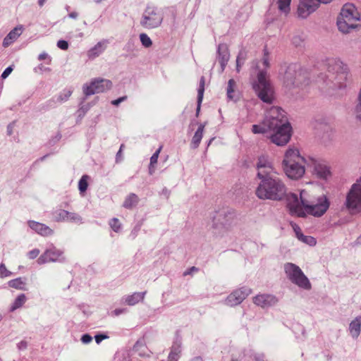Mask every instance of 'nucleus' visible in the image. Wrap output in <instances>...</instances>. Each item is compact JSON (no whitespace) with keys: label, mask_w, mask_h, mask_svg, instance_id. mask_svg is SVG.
<instances>
[{"label":"nucleus","mask_w":361,"mask_h":361,"mask_svg":"<svg viewBox=\"0 0 361 361\" xmlns=\"http://www.w3.org/2000/svg\"><path fill=\"white\" fill-rule=\"evenodd\" d=\"M257 169L259 178L277 174L271 160L267 156L262 155L258 158Z\"/></svg>","instance_id":"4468645a"},{"label":"nucleus","mask_w":361,"mask_h":361,"mask_svg":"<svg viewBox=\"0 0 361 361\" xmlns=\"http://www.w3.org/2000/svg\"><path fill=\"white\" fill-rule=\"evenodd\" d=\"M162 146H160L159 149L152 154L150 158V164H149V173L152 174L153 171L152 168L157 163V160L159 158V155L160 152L161 151Z\"/></svg>","instance_id":"58836bf2"},{"label":"nucleus","mask_w":361,"mask_h":361,"mask_svg":"<svg viewBox=\"0 0 361 361\" xmlns=\"http://www.w3.org/2000/svg\"><path fill=\"white\" fill-rule=\"evenodd\" d=\"M264 123L274 131L271 141L278 146L286 145L291 137L292 128L288 122L285 111L278 106H272L265 114Z\"/></svg>","instance_id":"f257e3e1"},{"label":"nucleus","mask_w":361,"mask_h":361,"mask_svg":"<svg viewBox=\"0 0 361 361\" xmlns=\"http://www.w3.org/2000/svg\"><path fill=\"white\" fill-rule=\"evenodd\" d=\"M88 176L84 175L82 176L80 180H79L78 183V188L80 192V193H83L86 191L88 184H87V180H88Z\"/></svg>","instance_id":"ea45409f"},{"label":"nucleus","mask_w":361,"mask_h":361,"mask_svg":"<svg viewBox=\"0 0 361 361\" xmlns=\"http://www.w3.org/2000/svg\"><path fill=\"white\" fill-rule=\"evenodd\" d=\"M321 4H328L330 3L332 0H318Z\"/></svg>","instance_id":"69168bd1"},{"label":"nucleus","mask_w":361,"mask_h":361,"mask_svg":"<svg viewBox=\"0 0 361 361\" xmlns=\"http://www.w3.org/2000/svg\"><path fill=\"white\" fill-rule=\"evenodd\" d=\"M124 147H125L124 145H123V144H122V145H121V147H120L119 150H121V152H122V151H123V148H124Z\"/></svg>","instance_id":"774afa93"},{"label":"nucleus","mask_w":361,"mask_h":361,"mask_svg":"<svg viewBox=\"0 0 361 361\" xmlns=\"http://www.w3.org/2000/svg\"><path fill=\"white\" fill-rule=\"evenodd\" d=\"M330 202L326 195H320L314 201L307 199L305 204L304 216L310 214L315 217L323 216L328 210Z\"/></svg>","instance_id":"9b49d317"},{"label":"nucleus","mask_w":361,"mask_h":361,"mask_svg":"<svg viewBox=\"0 0 361 361\" xmlns=\"http://www.w3.org/2000/svg\"><path fill=\"white\" fill-rule=\"evenodd\" d=\"M107 338H108L107 336L103 335V334L96 335L94 337L95 341L97 344H99L100 342H102V340L106 339Z\"/></svg>","instance_id":"4d7b16f0"},{"label":"nucleus","mask_w":361,"mask_h":361,"mask_svg":"<svg viewBox=\"0 0 361 361\" xmlns=\"http://www.w3.org/2000/svg\"><path fill=\"white\" fill-rule=\"evenodd\" d=\"M146 291L145 292H135L132 295H126L122 298L123 302L128 305L132 306L137 304L139 302L142 301L145 298Z\"/></svg>","instance_id":"b1692460"},{"label":"nucleus","mask_w":361,"mask_h":361,"mask_svg":"<svg viewBox=\"0 0 361 361\" xmlns=\"http://www.w3.org/2000/svg\"><path fill=\"white\" fill-rule=\"evenodd\" d=\"M253 89L259 98L265 103L271 104L274 99V87L269 80L267 70L258 72L257 80L253 82Z\"/></svg>","instance_id":"423d86ee"},{"label":"nucleus","mask_w":361,"mask_h":361,"mask_svg":"<svg viewBox=\"0 0 361 361\" xmlns=\"http://www.w3.org/2000/svg\"><path fill=\"white\" fill-rule=\"evenodd\" d=\"M8 284L10 287L18 289L25 290V280L19 277L13 280H11L8 282Z\"/></svg>","instance_id":"7c9ffc66"},{"label":"nucleus","mask_w":361,"mask_h":361,"mask_svg":"<svg viewBox=\"0 0 361 361\" xmlns=\"http://www.w3.org/2000/svg\"><path fill=\"white\" fill-rule=\"evenodd\" d=\"M81 217L75 214V213H71L68 212V217H67L66 221H70L75 223L81 222Z\"/></svg>","instance_id":"49530a36"},{"label":"nucleus","mask_w":361,"mask_h":361,"mask_svg":"<svg viewBox=\"0 0 361 361\" xmlns=\"http://www.w3.org/2000/svg\"><path fill=\"white\" fill-rule=\"evenodd\" d=\"M291 0H273V4H275L279 11L287 16L290 12Z\"/></svg>","instance_id":"bb28decb"},{"label":"nucleus","mask_w":361,"mask_h":361,"mask_svg":"<svg viewBox=\"0 0 361 361\" xmlns=\"http://www.w3.org/2000/svg\"><path fill=\"white\" fill-rule=\"evenodd\" d=\"M78 13H76V12H72V13H69V17L71 18L75 19L78 17Z\"/></svg>","instance_id":"0e129e2a"},{"label":"nucleus","mask_w":361,"mask_h":361,"mask_svg":"<svg viewBox=\"0 0 361 361\" xmlns=\"http://www.w3.org/2000/svg\"><path fill=\"white\" fill-rule=\"evenodd\" d=\"M38 59L39 61H42V60H45V59H48L49 60V63L51 62V58L49 57V56L45 53V52H43L42 54H40L38 56Z\"/></svg>","instance_id":"5fc2aeb1"},{"label":"nucleus","mask_w":361,"mask_h":361,"mask_svg":"<svg viewBox=\"0 0 361 361\" xmlns=\"http://www.w3.org/2000/svg\"><path fill=\"white\" fill-rule=\"evenodd\" d=\"M57 47L62 50H67L68 48V43L65 40H59Z\"/></svg>","instance_id":"8fccbe9b"},{"label":"nucleus","mask_w":361,"mask_h":361,"mask_svg":"<svg viewBox=\"0 0 361 361\" xmlns=\"http://www.w3.org/2000/svg\"><path fill=\"white\" fill-rule=\"evenodd\" d=\"M328 74L324 82L333 90H343L347 87L350 79L349 68L338 59H329L326 61Z\"/></svg>","instance_id":"f03ea898"},{"label":"nucleus","mask_w":361,"mask_h":361,"mask_svg":"<svg viewBox=\"0 0 361 361\" xmlns=\"http://www.w3.org/2000/svg\"><path fill=\"white\" fill-rule=\"evenodd\" d=\"M296 66H290L288 68V71H286L284 76V82L287 86L290 85H294L298 86L302 84V80L300 79L302 72L301 71L298 73L295 71Z\"/></svg>","instance_id":"aec40b11"},{"label":"nucleus","mask_w":361,"mask_h":361,"mask_svg":"<svg viewBox=\"0 0 361 361\" xmlns=\"http://www.w3.org/2000/svg\"><path fill=\"white\" fill-rule=\"evenodd\" d=\"M92 340V338L90 335L89 334H84L82 338H81V341L85 343V344H87L89 343L90 342H91Z\"/></svg>","instance_id":"603ef678"},{"label":"nucleus","mask_w":361,"mask_h":361,"mask_svg":"<svg viewBox=\"0 0 361 361\" xmlns=\"http://www.w3.org/2000/svg\"><path fill=\"white\" fill-rule=\"evenodd\" d=\"M140 39L142 44L145 47L148 48V47H151L152 44V42L151 39L145 33H142L140 35Z\"/></svg>","instance_id":"79ce46f5"},{"label":"nucleus","mask_w":361,"mask_h":361,"mask_svg":"<svg viewBox=\"0 0 361 361\" xmlns=\"http://www.w3.org/2000/svg\"><path fill=\"white\" fill-rule=\"evenodd\" d=\"M204 125L200 124L198 127L197 130L195 133L194 136L192 137V141H191V147L194 149L197 148L200 145V143L202 140V136H203V132H204Z\"/></svg>","instance_id":"cd10ccee"},{"label":"nucleus","mask_w":361,"mask_h":361,"mask_svg":"<svg viewBox=\"0 0 361 361\" xmlns=\"http://www.w3.org/2000/svg\"><path fill=\"white\" fill-rule=\"evenodd\" d=\"M26 302V296L25 294H20L19 295L15 301L13 302V305L11 307V311L13 312L16 310L21 307L25 302Z\"/></svg>","instance_id":"473e14b6"},{"label":"nucleus","mask_w":361,"mask_h":361,"mask_svg":"<svg viewBox=\"0 0 361 361\" xmlns=\"http://www.w3.org/2000/svg\"><path fill=\"white\" fill-rule=\"evenodd\" d=\"M307 192L306 190H301L300 197L295 193H287L285 197H286V204L292 215L303 217L305 204L307 201Z\"/></svg>","instance_id":"6e6552de"},{"label":"nucleus","mask_w":361,"mask_h":361,"mask_svg":"<svg viewBox=\"0 0 361 361\" xmlns=\"http://www.w3.org/2000/svg\"><path fill=\"white\" fill-rule=\"evenodd\" d=\"M236 82L233 79H230L228 82L227 97L229 99H233L235 97V92L236 89Z\"/></svg>","instance_id":"c9c22d12"},{"label":"nucleus","mask_w":361,"mask_h":361,"mask_svg":"<svg viewBox=\"0 0 361 361\" xmlns=\"http://www.w3.org/2000/svg\"><path fill=\"white\" fill-rule=\"evenodd\" d=\"M276 296L271 294H259L253 298V302L262 308H268L278 302Z\"/></svg>","instance_id":"6ab92c4d"},{"label":"nucleus","mask_w":361,"mask_h":361,"mask_svg":"<svg viewBox=\"0 0 361 361\" xmlns=\"http://www.w3.org/2000/svg\"><path fill=\"white\" fill-rule=\"evenodd\" d=\"M46 0H39L38 1V4L39 5V6H42L44 5V4L45 3Z\"/></svg>","instance_id":"338daca9"},{"label":"nucleus","mask_w":361,"mask_h":361,"mask_svg":"<svg viewBox=\"0 0 361 361\" xmlns=\"http://www.w3.org/2000/svg\"><path fill=\"white\" fill-rule=\"evenodd\" d=\"M268 130H270L267 128V125H265L264 121H263V123L262 124L253 125L252 128V131L255 134L264 133L267 132Z\"/></svg>","instance_id":"4c0bfd02"},{"label":"nucleus","mask_w":361,"mask_h":361,"mask_svg":"<svg viewBox=\"0 0 361 361\" xmlns=\"http://www.w3.org/2000/svg\"><path fill=\"white\" fill-rule=\"evenodd\" d=\"M218 61L221 66V72H224L230 59L229 49L226 44H220L218 46Z\"/></svg>","instance_id":"412c9836"},{"label":"nucleus","mask_w":361,"mask_h":361,"mask_svg":"<svg viewBox=\"0 0 361 361\" xmlns=\"http://www.w3.org/2000/svg\"><path fill=\"white\" fill-rule=\"evenodd\" d=\"M39 249H33L27 252V257L31 259H35L39 255Z\"/></svg>","instance_id":"09e8293b"},{"label":"nucleus","mask_w":361,"mask_h":361,"mask_svg":"<svg viewBox=\"0 0 361 361\" xmlns=\"http://www.w3.org/2000/svg\"><path fill=\"white\" fill-rule=\"evenodd\" d=\"M19 349H25L27 348V343L25 341H21L18 345Z\"/></svg>","instance_id":"e2e57ef3"},{"label":"nucleus","mask_w":361,"mask_h":361,"mask_svg":"<svg viewBox=\"0 0 361 361\" xmlns=\"http://www.w3.org/2000/svg\"><path fill=\"white\" fill-rule=\"evenodd\" d=\"M181 353L180 343L175 342L171 349V352L168 357V361H178Z\"/></svg>","instance_id":"c85d7f7f"},{"label":"nucleus","mask_w":361,"mask_h":361,"mask_svg":"<svg viewBox=\"0 0 361 361\" xmlns=\"http://www.w3.org/2000/svg\"><path fill=\"white\" fill-rule=\"evenodd\" d=\"M23 31V25H18L14 27L9 33L4 37L3 41V47H8L16 42L18 38L21 35Z\"/></svg>","instance_id":"4be33fe9"},{"label":"nucleus","mask_w":361,"mask_h":361,"mask_svg":"<svg viewBox=\"0 0 361 361\" xmlns=\"http://www.w3.org/2000/svg\"><path fill=\"white\" fill-rule=\"evenodd\" d=\"M63 259V252L56 249L52 247L47 250L38 259L37 263L39 264H43L50 262L61 261Z\"/></svg>","instance_id":"a211bd4d"},{"label":"nucleus","mask_w":361,"mask_h":361,"mask_svg":"<svg viewBox=\"0 0 361 361\" xmlns=\"http://www.w3.org/2000/svg\"><path fill=\"white\" fill-rule=\"evenodd\" d=\"M204 91V78L202 76L200 78V85L198 87V95H197V111L200 110V104L203 99V94Z\"/></svg>","instance_id":"e433bc0d"},{"label":"nucleus","mask_w":361,"mask_h":361,"mask_svg":"<svg viewBox=\"0 0 361 361\" xmlns=\"http://www.w3.org/2000/svg\"><path fill=\"white\" fill-rule=\"evenodd\" d=\"M53 216L56 221H65L68 217V212L59 209L53 213Z\"/></svg>","instance_id":"f704fd0d"},{"label":"nucleus","mask_w":361,"mask_h":361,"mask_svg":"<svg viewBox=\"0 0 361 361\" xmlns=\"http://www.w3.org/2000/svg\"><path fill=\"white\" fill-rule=\"evenodd\" d=\"M251 293L250 288L242 287L232 292L227 297L225 302L228 306H235L240 304Z\"/></svg>","instance_id":"f3484780"},{"label":"nucleus","mask_w":361,"mask_h":361,"mask_svg":"<svg viewBox=\"0 0 361 361\" xmlns=\"http://www.w3.org/2000/svg\"><path fill=\"white\" fill-rule=\"evenodd\" d=\"M126 311H127V310L126 308H118V309L114 310L111 312V314H112V315H114V316H118L121 314L126 312Z\"/></svg>","instance_id":"864d4df0"},{"label":"nucleus","mask_w":361,"mask_h":361,"mask_svg":"<svg viewBox=\"0 0 361 361\" xmlns=\"http://www.w3.org/2000/svg\"><path fill=\"white\" fill-rule=\"evenodd\" d=\"M345 206L353 214H361V176L351 185L348 192Z\"/></svg>","instance_id":"1a4fd4ad"},{"label":"nucleus","mask_w":361,"mask_h":361,"mask_svg":"<svg viewBox=\"0 0 361 361\" xmlns=\"http://www.w3.org/2000/svg\"><path fill=\"white\" fill-rule=\"evenodd\" d=\"M260 179L256 189V195L261 200H281L286 194V186L277 176H266Z\"/></svg>","instance_id":"7ed1b4c3"},{"label":"nucleus","mask_w":361,"mask_h":361,"mask_svg":"<svg viewBox=\"0 0 361 361\" xmlns=\"http://www.w3.org/2000/svg\"><path fill=\"white\" fill-rule=\"evenodd\" d=\"M28 226L31 229L42 236H49L53 234L52 229L45 224L34 221H29Z\"/></svg>","instance_id":"5701e85b"},{"label":"nucleus","mask_w":361,"mask_h":361,"mask_svg":"<svg viewBox=\"0 0 361 361\" xmlns=\"http://www.w3.org/2000/svg\"><path fill=\"white\" fill-rule=\"evenodd\" d=\"M247 59V52L244 49H242L236 59V71L238 73L240 72L241 66L244 64Z\"/></svg>","instance_id":"2f4dec72"},{"label":"nucleus","mask_w":361,"mask_h":361,"mask_svg":"<svg viewBox=\"0 0 361 361\" xmlns=\"http://www.w3.org/2000/svg\"><path fill=\"white\" fill-rule=\"evenodd\" d=\"M283 268L287 278L293 283L305 290L311 289L312 286L308 278L298 266L293 263L288 262L284 264Z\"/></svg>","instance_id":"0eeeda50"},{"label":"nucleus","mask_w":361,"mask_h":361,"mask_svg":"<svg viewBox=\"0 0 361 361\" xmlns=\"http://www.w3.org/2000/svg\"><path fill=\"white\" fill-rule=\"evenodd\" d=\"M12 272L8 270L4 263L0 264V278H6L11 276Z\"/></svg>","instance_id":"c03bdc74"},{"label":"nucleus","mask_w":361,"mask_h":361,"mask_svg":"<svg viewBox=\"0 0 361 361\" xmlns=\"http://www.w3.org/2000/svg\"><path fill=\"white\" fill-rule=\"evenodd\" d=\"M109 225L115 232H118L121 227V224L119 220L116 218H114L113 219H111V221L109 222Z\"/></svg>","instance_id":"37998d69"},{"label":"nucleus","mask_w":361,"mask_h":361,"mask_svg":"<svg viewBox=\"0 0 361 361\" xmlns=\"http://www.w3.org/2000/svg\"><path fill=\"white\" fill-rule=\"evenodd\" d=\"M197 271V269L195 267H192L190 269H188L187 271H185L184 272V275L186 276L188 274H191L193 271Z\"/></svg>","instance_id":"052dcab7"},{"label":"nucleus","mask_w":361,"mask_h":361,"mask_svg":"<svg viewBox=\"0 0 361 361\" xmlns=\"http://www.w3.org/2000/svg\"><path fill=\"white\" fill-rule=\"evenodd\" d=\"M163 14L156 6H147L143 12L140 25L147 29L158 27L162 23Z\"/></svg>","instance_id":"f8f14e48"},{"label":"nucleus","mask_w":361,"mask_h":361,"mask_svg":"<svg viewBox=\"0 0 361 361\" xmlns=\"http://www.w3.org/2000/svg\"><path fill=\"white\" fill-rule=\"evenodd\" d=\"M127 97L124 96V97H121L117 99H115V100H113L111 102V104L114 106H118L121 102L125 101Z\"/></svg>","instance_id":"13d9d810"},{"label":"nucleus","mask_w":361,"mask_h":361,"mask_svg":"<svg viewBox=\"0 0 361 361\" xmlns=\"http://www.w3.org/2000/svg\"><path fill=\"white\" fill-rule=\"evenodd\" d=\"M139 202L137 195L134 193H130L128 195L123 204V206L126 209H131L136 206Z\"/></svg>","instance_id":"c756f323"},{"label":"nucleus","mask_w":361,"mask_h":361,"mask_svg":"<svg viewBox=\"0 0 361 361\" xmlns=\"http://www.w3.org/2000/svg\"><path fill=\"white\" fill-rule=\"evenodd\" d=\"M106 41H102L98 42L94 47L88 51V57L93 59L99 56L105 50L106 47Z\"/></svg>","instance_id":"a878e982"},{"label":"nucleus","mask_w":361,"mask_h":361,"mask_svg":"<svg viewBox=\"0 0 361 361\" xmlns=\"http://www.w3.org/2000/svg\"><path fill=\"white\" fill-rule=\"evenodd\" d=\"M360 19V16L355 6L351 4H346L343 6L337 19L338 28L341 32L348 33L350 30L357 27Z\"/></svg>","instance_id":"39448f33"},{"label":"nucleus","mask_w":361,"mask_h":361,"mask_svg":"<svg viewBox=\"0 0 361 361\" xmlns=\"http://www.w3.org/2000/svg\"><path fill=\"white\" fill-rule=\"evenodd\" d=\"M298 239L309 245H315L317 243L314 238L309 235H305L303 233L302 234V237H299Z\"/></svg>","instance_id":"a19ab883"},{"label":"nucleus","mask_w":361,"mask_h":361,"mask_svg":"<svg viewBox=\"0 0 361 361\" xmlns=\"http://www.w3.org/2000/svg\"><path fill=\"white\" fill-rule=\"evenodd\" d=\"M355 113L356 118L361 121V92H359L358 103L355 106Z\"/></svg>","instance_id":"a18cd8bd"},{"label":"nucleus","mask_w":361,"mask_h":361,"mask_svg":"<svg viewBox=\"0 0 361 361\" xmlns=\"http://www.w3.org/2000/svg\"><path fill=\"white\" fill-rule=\"evenodd\" d=\"M320 3L318 0H299L297 8V16L300 18H306L314 12Z\"/></svg>","instance_id":"dca6fc26"},{"label":"nucleus","mask_w":361,"mask_h":361,"mask_svg":"<svg viewBox=\"0 0 361 361\" xmlns=\"http://www.w3.org/2000/svg\"><path fill=\"white\" fill-rule=\"evenodd\" d=\"M72 92H73V90L71 88L64 89L56 97V102L63 103V102H66L69 99L71 95L72 94Z\"/></svg>","instance_id":"72a5a7b5"},{"label":"nucleus","mask_w":361,"mask_h":361,"mask_svg":"<svg viewBox=\"0 0 361 361\" xmlns=\"http://www.w3.org/2000/svg\"><path fill=\"white\" fill-rule=\"evenodd\" d=\"M253 357L255 361H264V355L262 353H255Z\"/></svg>","instance_id":"6e6d98bb"},{"label":"nucleus","mask_w":361,"mask_h":361,"mask_svg":"<svg viewBox=\"0 0 361 361\" xmlns=\"http://www.w3.org/2000/svg\"><path fill=\"white\" fill-rule=\"evenodd\" d=\"M291 226L295 232V234L297 237V238H298L299 237H302V231L300 229V228L299 227V226H298L295 223H291Z\"/></svg>","instance_id":"de8ad7c7"},{"label":"nucleus","mask_w":361,"mask_h":361,"mask_svg":"<svg viewBox=\"0 0 361 361\" xmlns=\"http://www.w3.org/2000/svg\"><path fill=\"white\" fill-rule=\"evenodd\" d=\"M349 331L353 338H357L361 331V316L356 317L349 325Z\"/></svg>","instance_id":"393cba45"},{"label":"nucleus","mask_w":361,"mask_h":361,"mask_svg":"<svg viewBox=\"0 0 361 361\" xmlns=\"http://www.w3.org/2000/svg\"><path fill=\"white\" fill-rule=\"evenodd\" d=\"M111 86L112 82L109 80L97 78L93 80L90 84H85L82 89L84 94L89 96L104 92L111 89Z\"/></svg>","instance_id":"ddd939ff"},{"label":"nucleus","mask_w":361,"mask_h":361,"mask_svg":"<svg viewBox=\"0 0 361 361\" xmlns=\"http://www.w3.org/2000/svg\"><path fill=\"white\" fill-rule=\"evenodd\" d=\"M235 219V214L230 210L220 211L213 216L212 228L217 233L228 231Z\"/></svg>","instance_id":"9d476101"},{"label":"nucleus","mask_w":361,"mask_h":361,"mask_svg":"<svg viewBox=\"0 0 361 361\" xmlns=\"http://www.w3.org/2000/svg\"><path fill=\"white\" fill-rule=\"evenodd\" d=\"M307 169L316 174L319 178L326 179L330 175V170L327 165L315 159L307 158Z\"/></svg>","instance_id":"2eb2a0df"},{"label":"nucleus","mask_w":361,"mask_h":361,"mask_svg":"<svg viewBox=\"0 0 361 361\" xmlns=\"http://www.w3.org/2000/svg\"><path fill=\"white\" fill-rule=\"evenodd\" d=\"M122 159H123L122 152H121V150H118V152L116 154V161L120 162Z\"/></svg>","instance_id":"680f3d73"},{"label":"nucleus","mask_w":361,"mask_h":361,"mask_svg":"<svg viewBox=\"0 0 361 361\" xmlns=\"http://www.w3.org/2000/svg\"><path fill=\"white\" fill-rule=\"evenodd\" d=\"M13 67L12 66H8V68H6L4 71L3 72V73L1 74V78L2 79H6L10 74L13 71Z\"/></svg>","instance_id":"3c124183"},{"label":"nucleus","mask_w":361,"mask_h":361,"mask_svg":"<svg viewBox=\"0 0 361 361\" xmlns=\"http://www.w3.org/2000/svg\"><path fill=\"white\" fill-rule=\"evenodd\" d=\"M262 63L264 65V66L265 67V68H268L269 67V58L267 56V55L265 54H264V56L262 59Z\"/></svg>","instance_id":"bf43d9fd"},{"label":"nucleus","mask_w":361,"mask_h":361,"mask_svg":"<svg viewBox=\"0 0 361 361\" xmlns=\"http://www.w3.org/2000/svg\"><path fill=\"white\" fill-rule=\"evenodd\" d=\"M307 158L300 154L299 150L296 148H288L283 160V167L286 175L291 179L301 178L307 169Z\"/></svg>","instance_id":"20e7f679"}]
</instances>
